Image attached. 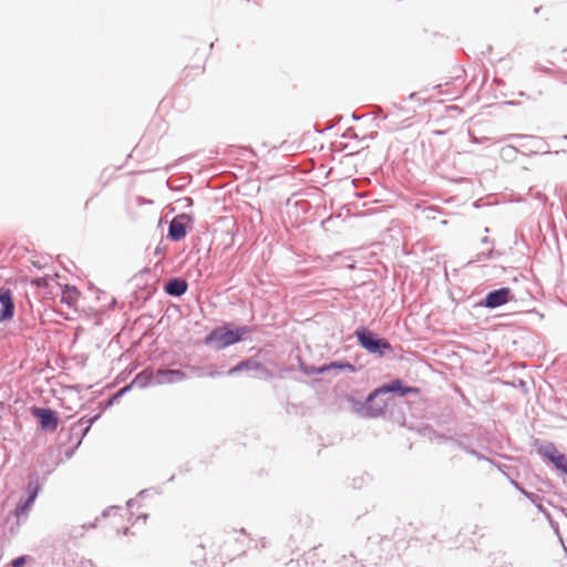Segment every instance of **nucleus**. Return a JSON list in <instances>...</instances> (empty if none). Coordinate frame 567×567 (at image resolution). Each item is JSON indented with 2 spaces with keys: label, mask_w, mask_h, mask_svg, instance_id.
Listing matches in <instances>:
<instances>
[{
  "label": "nucleus",
  "mask_w": 567,
  "mask_h": 567,
  "mask_svg": "<svg viewBox=\"0 0 567 567\" xmlns=\"http://www.w3.org/2000/svg\"><path fill=\"white\" fill-rule=\"evenodd\" d=\"M386 408V403L385 402H382L381 404L378 405V408L373 411L372 415H379L381 414Z\"/></svg>",
  "instance_id": "16"
},
{
  "label": "nucleus",
  "mask_w": 567,
  "mask_h": 567,
  "mask_svg": "<svg viewBox=\"0 0 567 567\" xmlns=\"http://www.w3.org/2000/svg\"><path fill=\"white\" fill-rule=\"evenodd\" d=\"M388 392H398L400 395H405L409 393H417L419 390L412 386H404L400 380H393L390 384L382 385L375 389L369 396L368 403H371L378 395L384 394Z\"/></svg>",
  "instance_id": "3"
},
{
  "label": "nucleus",
  "mask_w": 567,
  "mask_h": 567,
  "mask_svg": "<svg viewBox=\"0 0 567 567\" xmlns=\"http://www.w3.org/2000/svg\"><path fill=\"white\" fill-rule=\"evenodd\" d=\"M127 530H128V527H126V526H116V533L117 534H124L125 535L127 533Z\"/></svg>",
  "instance_id": "17"
},
{
  "label": "nucleus",
  "mask_w": 567,
  "mask_h": 567,
  "mask_svg": "<svg viewBox=\"0 0 567 567\" xmlns=\"http://www.w3.org/2000/svg\"><path fill=\"white\" fill-rule=\"evenodd\" d=\"M359 344L370 353L384 355L385 352L392 351V346L385 339L377 338L370 330L362 328L355 331Z\"/></svg>",
  "instance_id": "2"
},
{
  "label": "nucleus",
  "mask_w": 567,
  "mask_h": 567,
  "mask_svg": "<svg viewBox=\"0 0 567 567\" xmlns=\"http://www.w3.org/2000/svg\"><path fill=\"white\" fill-rule=\"evenodd\" d=\"M190 224V217L186 214L177 215L169 224L168 236L173 240H181L186 236V228Z\"/></svg>",
  "instance_id": "4"
},
{
  "label": "nucleus",
  "mask_w": 567,
  "mask_h": 567,
  "mask_svg": "<svg viewBox=\"0 0 567 567\" xmlns=\"http://www.w3.org/2000/svg\"><path fill=\"white\" fill-rule=\"evenodd\" d=\"M34 497H35V494L31 495V496L29 497V499H28L27 505L31 504V503L33 502Z\"/></svg>",
  "instance_id": "18"
},
{
  "label": "nucleus",
  "mask_w": 567,
  "mask_h": 567,
  "mask_svg": "<svg viewBox=\"0 0 567 567\" xmlns=\"http://www.w3.org/2000/svg\"><path fill=\"white\" fill-rule=\"evenodd\" d=\"M513 299L512 291L509 288H501L494 291H491L485 297V307L487 308H496L503 306Z\"/></svg>",
  "instance_id": "6"
},
{
  "label": "nucleus",
  "mask_w": 567,
  "mask_h": 567,
  "mask_svg": "<svg viewBox=\"0 0 567 567\" xmlns=\"http://www.w3.org/2000/svg\"><path fill=\"white\" fill-rule=\"evenodd\" d=\"M31 284L39 288H45L49 286L48 279L44 277L32 279Z\"/></svg>",
  "instance_id": "13"
},
{
  "label": "nucleus",
  "mask_w": 567,
  "mask_h": 567,
  "mask_svg": "<svg viewBox=\"0 0 567 567\" xmlns=\"http://www.w3.org/2000/svg\"><path fill=\"white\" fill-rule=\"evenodd\" d=\"M247 369H256V370L262 369L264 370V367L259 362L247 360V361H243V362L238 363L237 365H235L234 368H231L228 371V373L234 374L236 372H240V371L247 370Z\"/></svg>",
  "instance_id": "12"
},
{
  "label": "nucleus",
  "mask_w": 567,
  "mask_h": 567,
  "mask_svg": "<svg viewBox=\"0 0 567 567\" xmlns=\"http://www.w3.org/2000/svg\"><path fill=\"white\" fill-rule=\"evenodd\" d=\"M250 332V329L246 326L237 328L235 330L218 328L213 330L205 339V343H215L218 349L226 348L234 343H237L243 337Z\"/></svg>",
  "instance_id": "1"
},
{
  "label": "nucleus",
  "mask_w": 567,
  "mask_h": 567,
  "mask_svg": "<svg viewBox=\"0 0 567 567\" xmlns=\"http://www.w3.org/2000/svg\"><path fill=\"white\" fill-rule=\"evenodd\" d=\"M187 290V282L183 279H171L165 285V291L171 296H182Z\"/></svg>",
  "instance_id": "11"
},
{
  "label": "nucleus",
  "mask_w": 567,
  "mask_h": 567,
  "mask_svg": "<svg viewBox=\"0 0 567 567\" xmlns=\"http://www.w3.org/2000/svg\"><path fill=\"white\" fill-rule=\"evenodd\" d=\"M80 295V291L74 286H65L62 289L60 301L66 305L68 308L75 310Z\"/></svg>",
  "instance_id": "9"
},
{
  "label": "nucleus",
  "mask_w": 567,
  "mask_h": 567,
  "mask_svg": "<svg viewBox=\"0 0 567 567\" xmlns=\"http://www.w3.org/2000/svg\"><path fill=\"white\" fill-rule=\"evenodd\" d=\"M27 559L23 556H20L11 561L12 567H23Z\"/></svg>",
  "instance_id": "15"
},
{
  "label": "nucleus",
  "mask_w": 567,
  "mask_h": 567,
  "mask_svg": "<svg viewBox=\"0 0 567 567\" xmlns=\"http://www.w3.org/2000/svg\"><path fill=\"white\" fill-rule=\"evenodd\" d=\"M128 515L127 512L115 511L110 517L115 523L116 520H123Z\"/></svg>",
  "instance_id": "14"
},
{
  "label": "nucleus",
  "mask_w": 567,
  "mask_h": 567,
  "mask_svg": "<svg viewBox=\"0 0 567 567\" xmlns=\"http://www.w3.org/2000/svg\"><path fill=\"white\" fill-rule=\"evenodd\" d=\"M31 413L39 420L42 429L51 431H54L56 429L58 417L55 416L54 411L50 409L33 406L31 409Z\"/></svg>",
  "instance_id": "5"
},
{
  "label": "nucleus",
  "mask_w": 567,
  "mask_h": 567,
  "mask_svg": "<svg viewBox=\"0 0 567 567\" xmlns=\"http://www.w3.org/2000/svg\"><path fill=\"white\" fill-rule=\"evenodd\" d=\"M157 382L159 384L181 382L186 378L185 372L182 370H164L159 369L156 372Z\"/></svg>",
  "instance_id": "8"
},
{
  "label": "nucleus",
  "mask_w": 567,
  "mask_h": 567,
  "mask_svg": "<svg viewBox=\"0 0 567 567\" xmlns=\"http://www.w3.org/2000/svg\"><path fill=\"white\" fill-rule=\"evenodd\" d=\"M545 455L556 466L557 470L567 475V457L564 454L551 447L545 452Z\"/></svg>",
  "instance_id": "10"
},
{
  "label": "nucleus",
  "mask_w": 567,
  "mask_h": 567,
  "mask_svg": "<svg viewBox=\"0 0 567 567\" xmlns=\"http://www.w3.org/2000/svg\"><path fill=\"white\" fill-rule=\"evenodd\" d=\"M0 303L2 306L0 312V321H7L12 319L14 315V303L10 289L0 288Z\"/></svg>",
  "instance_id": "7"
}]
</instances>
